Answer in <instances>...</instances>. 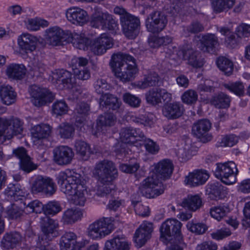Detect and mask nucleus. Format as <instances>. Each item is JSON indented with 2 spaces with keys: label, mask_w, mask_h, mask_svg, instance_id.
Returning <instances> with one entry per match:
<instances>
[{
  "label": "nucleus",
  "mask_w": 250,
  "mask_h": 250,
  "mask_svg": "<svg viewBox=\"0 0 250 250\" xmlns=\"http://www.w3.org/2000/svg\"><path fill=\"white\" fill-rule=\"evenodd\" d=\"M173 169L172 163L169 160L164 159L155 164L149 176L141 183V194L147 198H154L163 194L164 187L162 180L169 178Z\"/></svg>",
  "instance_id": "obj_1"
},
{
  "label": "nucleus",
  "mask_w": 250,
  "mask_h": 250,
  "mask_svg": "<svg viewBox=\"0 0 250 250\" xmlns=\"http://www.w3.org/2000/svg\"><path fill=\"white\" fill-rule=\"evenodd\" d=\"M56 179L61 190L69 197L72 203L77 206H84L86 188L80 174L70 170L61 171Z\"/></svg>",
  "instance_id": "obj_2"
},
{
  "label": "nucleus",
  "mask_w": 250,
  "mask_h": 250,
  "mask_svg": "<svg viewBox=\"0 0 250 250\" xmlns=\"http://www.w3.org/2000/svg\"><path fill=\"white\" fill-rule=\"evenodd\" d=\"M101 185H99L96 194L100 197L112 196L116 192L112 182L118 176V169L111 161L103 160L97 162L93 170Z\"/></svg>",
  "instance_id": "obj_3"
},
{
  "label": "nucleus",
  "mask_w": 250,
  "mask_h": 250,
  "mask_svg": "<svg viewBox=\"0 0 250 250\" xmlns=\"http://www.w3.org/2000/svg\"><path fill=\"white\" fill-rule=\"evenodd\" d=\"M110 65L115 76L124 82L131 81L138 72L134 58L127 54L113 55Z\"/></svg>",
  "instance_id": "obj_4"
},
{
  "label": "nucleus",
  "mask_w": 250,
  "mask_h": 250,
  "mask_svg": "<svg viewBox=\"0 0 250 250\" xmlns=\"http://www.w3.org/2000/svg\"><path fill=\"white\" fill-rule=\"evenodd\" d=\"M114 13L120 15V21L123 34L129 39H135L140 30V19L127 12L122 7L116 6Z\"/></svg>",
  "instance_id": "obj_5"
},
{
  "label": "nucleus",
  "mask_w": 250,
  "mask_h": 250,
  "mask_svg": "<svg viewBox=\"0 0 250 250\" xmlns=\"http://www.w3.org/2000/svg\"><path fill=\"white\" fill-rule=\"evenodd\" d=\"M121 143L116 145L114 150L116 155L125 156L128 153V149L126 147L127 145H134L137 141L145 138L143 132L139 128L127 127L122 128L120 133Z\"/></svg>",
  "instance_id": "obj_6"
},
{
  "label": "nucleus",
  "mask_w": 250,
  "mask_h": 250,
  "mask_svg": "<svg viewBox=\"0 0 250 250\" xmlns=\"http://www.w3.org/2000/svg\"><path fill=\"white\" fill-rule=\"evenodd\" d=\"M113 222L111 217H102L96 220L88 226L87 229L88 236L95 240L103 239L114 230Z\"/></svg>",
  "instance_id": "obj_7"
},
{
  "label": "nucleus",
  "mask_w": 250,
  "mask_h": 250,
  "mask_svg": "<svg viewBox=\"0 0 250 250\" xmlns=\"http://www.w3.org/2000/svg\"><path fill=\"white\" fill-rule=\"evenodd\" d=\"M238 173V170L236 165L232 161L216 164L214 175L226 185L235 183Z\"/></svg>",
  "instance_id": "obj_8"
},
{
  "label": "nucleus",
  "mask_w": 250,
  "mask_h": 250,
  "mask_svg": "<svg viewBox=\"0 0 250 250\" xmlns=\"http://www.w3.org/2000/svg\"><path fill=\"white\" fill-rule=\"evenodd\" d=\"M182 224L176 219H167L162 223L160 229L161 240L167 244L170 238L174 236L178 237L179 243L181 244L182 237L181 229Z\"/></svg>",
  "instance_id": "obj_9"
},
{
  "label": "nucleus",
  "mask_w": 250,
  "mask_h": 250,
  "mask_svg": "<svg viewBox=\"0 0 250 250\" xmlns=\"http://www.w3.org/2000/svg\"><path fill=\"white\" fill-rule=\"evenodd\" d=\"M23 122L18 118H0V137L4 136L9 140L23 131Z\"/></svg>",
  "instance_id": "obj_10"
},
{
  "label": "nucleus",
  "mask_w": 250,
  "mask_h": 250,
  "mask_svg": "<svg viewBox=\"0 0 250 250\" xmlns=\"http://www.w3.org/2000/svg\"><path fill=\"white\" fill-rule=\"evenodd\" d=\"M168 20L167 16L162 11L156 10L150 13L146 20L147 30L152 33H159L167 26Z\"/></svg>",
  "instance_id": "obj_11"
},
{
  "label": "nucleus",
  "mask_w": 250,
  "mask_h": 250,
  "mask_svg": "<svg viewBox=\"0 0 250 250\" xmlns=\"http://www.w3.org/2000/svg\"><path fill=\"white\" fill-rule=\"evenodd\" d=\"M57 187L53 180L48 177L37 176L33 181L31 190L32 193H42L52 196L56 191Z\"/></svg>",
  "instance_id": "obj_12"
},
{
  "label": "nucleus",
  "mask_w": 250,
  "mask_h": 250,
  "mask_svg": "<svg viewBox=\"0 0 250 250\" xmlns=\"http://www.w3.org/2000/svg\"><path fill=\"white\" fill-rule=\"evenodd\" d=\"M32 97V102L36 106H41L47 103H50L54 99V95L45 88L40 87L36 85L31 86L30 90Z\"/></svg>",
  "instance_id": "obj_13"
},
{
  "label": "nucleus",
  "mask_w": 250,
  "mask_h": 250,
  "mask_svg": "<svg viewBox=\"0 0 250 250\" xmlns=\"http://www.w3.org/2000/svg\"><path fill=\"white\" fill-rule=\"evenodd\" d=\"M40 225L42 232L48 240L59 235V225L58 221L45 215L40 218Z\"/></svg>",
  "instance_id": "obj_14"
},
{
  "label": "nucleus",
  "mask_w": 250,
  "mask_h": 250,
  "mask_svg": "<svg viewBox=\"0 0 250 250\" xmlns=\"http://www.w3.org/2000/svg\"><path fill=\"white\" fill-rule=\"evenodd\" d=\"M211 126V124L207 119H202L195 122L192 127V133L196 137L201 139L203 142H208L211 139L208 131Z\"/></svg>",
  "instance_id": "obj_15"
},
{
  "label": "nucleus",
  "mask_w": 250,
  "mask_h": 250,
  "mask_svg": "<svg viewBox=\"0 0 250 250\" xmlns=\"http://www.w3.org/2000/svg\"><path fill=\"white\" fill-rule=\"evenodd\" d=\"M113 45V40L107 34L103 33L95 40L90 46L91 50L95 55H101Z\"/></svg>",
  "instance_id": "obj_16"
},
{
  "label": "nucleus",
  "mask_w": 250,
  "mask_h": 250,
  "mask_svg": "<svg viewBox=\"0 0 250 250\" xmlns=\"http://www.w3.org/2000/svg\"><path fill=\"white\" fill-rule=\"evenodd\" d=\"M152 231V223L144 221L141 224L134 237V242L139 247H142L150 238Z\"/></svg>",
  "instance_id": "obj_17"
},
{
  "label": "nucleus",
  "mask_w": 250,
  "mask_h": 250,
  "mask_svg": "<svg viewBox=\"0 0 250 250\" xmlns=\"http://www.w3.org/2000/svg\"><path fill=\"white\" fill-rule=\"evenodd\" d=\"M54 161L59 165L69 164L74 157L72 149L67 146H62L53 150Z\"/></svg>",
  "instance_id": "obj_18"
},
{
  "label": "nucleus",
  "mask_w": 250,
  "mask_h": 250,
  "mask_svg": "<svg viewBox=\"0 0 250 250\" xmlns=\"http://www.w3.org/2000/svg\"><path fill=\"white\" fill-rule=\"evenodd\" d=\"M209 177L206 170H195L185 177V183L190 187H197L204 184Z\"/></svg>",
  "instance_id": "obj_19"
},
{
  "label": "nucleus",
  "mask_w": 250,
  "mask_h": 250,
  "mask_svg": "<svg viewBox=\"0 0 250 250\" xmlns=\"http://www.w3.org/2000/svg\"><path fill=\"white\" fill-rule=\"evenodd\" d=\"M23 240L21 235L19 232H10L3 236L1 245L4 250H13L19 246Z\"/></svg>",
  "instance_id": "obj_20"
},
{
  "label": "nucleus",
  "mask_w": 250,
  "mask_h": 250,
  "mask_svg": "<svg viewBox=\"0 0 250 250\" xmlns=\"http://www.w3.org/2000/svg\"><path fill=\"white\" fill-rule=\"evenodd\" d=\"M53 77L61 82L62 85L61 87L62 88L71 89L75 85V78L73 76V74L67 70L63 69L56 70Z\"/></svg>",
  "instance_id": "obj_21"
},
{
  "label": "nucleus",
  "mask_w": 250,
  "mask_h": 250,
  "mask_svg": "<svg viewBox=\"0 0 250 250\" xmlns=\"http://www.w3.org/2000/svg\"><path fill=\"white\" fill-rule=\"evenodd\" d=\"M183 56L185 59L188 60V64L194 68H200L205 63L204 59L200 53L192 48L184 49Z\"/></svg>",
  "instance_id": "obj_22"
},
{
  "label": "nucleus",
  "mask_w": 250,
  "mask_h": 250,
  "mask_svg": "<svg viewBox=\"0 0 250 250\" xmlns=\"http://www.w3.org/2000/svg\"><path fill=\"white\" fill-rule=\"evenodd\" d=\"M87 12L79 7L68 9L66 12L67 20L73 24L83 25L86 21Z\"/></svg>",
  "instance_id": "obj_23"
},
{
  "label": "nucleus",
  "mask_w": 250,
  "mask_h": 250,
  "mask_svg": "<svg viewBox=\"0 0 250 250\" xmlns=\"http://www.w3.org/2000/svg\"><path fill=\"white\" fill-rule=\"evenodd\" d=\"M184 108L180 103L174 102L165 105L163 114L168 119H177L183 114Z\"/></svg>",
  "instance_id": "obj_24"
},
{
  "label": "nucleus",
  "mask_w": 250,
  "mask_h": 250,
  "mask_svg": "<svg viewBox=\"0 0 250 250\" xmlns=\"http://www.w3.org/2000/svg\"><path fill=\"white\" fill-rule=\"evenodd\" d=\"M52 132V127L48 124H41L35 125L32 129V134L34 143L43 139L48 138Z\"/></svg>",
  "instance_id": "obj_25"
},
{
  "label": "nucleus",
  "mask_w": 250,
  "mask_h": 250,
  "mask_svg": "<svg viewBox=\"0 0 250 250\" xmlns=\"http://www.w3.org/2000/svg\"><path fill=\"white\" fill-rule=\"evenodd\" d=\"M65 33L60 27L55 26L49 28L45 31V39L52 45L60 44L64 38Z\"/></svg>",
  "instance_id": "obj_26"
},
{
  "label": "nucleus",
  "mask_w": 250,
  "mask_h": 250,
  "mask_svg": "<svg viewBox=\"0 0 250 250\" xmlns=\"http://www.w3.org/2000/svg\"><path fill=\"white\" fill-rule=\"evenodd\" d=\"M36 37L28 34H22L18 38V44L21 49L26 53L31 52L36 48Z\"/></svg>",
  "instance_id": "obj_27"
},
{
  "label": "nucleus",
  "mask_w": 250,
  "mask_h": 250,
  "mask_svg": "<svg viewBox=\"0 0 250 250\" xmlns=\"http://www.w3.org/2000/svg\"><path fill=\"white\" fill-rule=\"evenodd\" d=\"M218 43L217 37L214 34L208 33L202 36L199 48L203 52L209 53L213 51Z\"/></svg>",
  "instance_id": "obj_28"
},
{
  "label": "nucleus",
  "mask_w": 250,
  "mask_h": 250,
  "mask_svg": "<svg viewBox=\"0 0 250 250\" xmlns=\"http://www.w3.org/2000/svg\"><path fill=\"white\" fill-rule=\"evenodd\" d=\"M68 36L67 42H71L73 46L79 49L85 50L87 49L89 43V40L83 35L75 32L71 33L67 31L66 33Z\"/></svg>",
  "instance_id": "obj_29"
},
{
  "label": "nucleus",
  "mask_w": 250,
  "mask_h": 250,
  "mask_svg": "<svg viewBox=\"0 0 250 250\" xmlns=\"http://www.w3.org/2000/svg\"><path fill=\"white\" fill-rule=\"evenodd\" d=\"M105 250H129L128 243L124 239L118 236H114L112 239L105 243Z\"/></svg>",
  "instance_id": "obj_30"
},
{
  "label": "nucleus",
  "mask_w": 250,
  "mask_h": 250,
  "mask_svg": "<svg viewBox=\"0 0 250 250\" xmlns=\"http://www.w3.org/2000/svg\"><path fill=\"white\" fill-rule=\"evenodd\" d=\"M26 69L22 64L12 63L10 64L6 69V74L9 78L21 80L25 75Z\"/></svg>",
  "instance_id": "obj_31"
},
{
  "label": "nucleus",
  "mask_w": 250,
  "mask_h": 250,
  "mask_svg": "<svg viewBox=\"0 0 250 250\" xmlns=\"http://www.w3.org/2000/svg\"><path fill=\"white\" fill-rule=\"evenodd\" d=\"M182 206L192 211L199 209L202 206V200L198 194L188 195L182 203Z\"/></svg>",
  "instance_id": "obj_32"
},
{
  "label": "nucleus",
  "mask_w": 250,
  "mask_h": 250,
  "mask_svg": "<svg viewBox=\"0 0 250 250\" xmlns=\"http://www.w3.org/2000/svg\"><path fill=\"white\" fill-rule=\"evenodd\" d=\"M77 236L72 232H66L63 234L60 240L61 250H74L76 240Z\"/></svg>",
  "instance_id": "obj_33"
},
{
  "label": "nucleus",
  "mask_w": 250,
  "mask_h": 250,
  "mask_svg": "<svg viewBox=\"0 0 250 250\" xmlns=\"http://www.w3.org/2000/svg\"><path fill=\"white\" fill-rule=\"evenodd\" d=\"M0 96L3 103L9 105L15 102L17 93L11 86L3 85L0 88Z\"/></svg>",
  "instance_id": "obj_34"
},
{
  "label": "nucleus",
  "mask_w": 250,
  "mask_h": 250,
  "mask_svg": "<svg viewBox=\"0 0 250 250\" xmlns=\"http://www.w3.org/2000/svg\"><path fill=\"white\" fill-rule=\"evenodd\" d=\"M100 106H105L115 110L119 109L121 105V102L114 95L105 94L102 95L100 99Z\"/></svg>",
  "instance_id": "obj_35"
},
{
  "label": "nucleus",
  "mask_w": 250,
  "mask_h": 250,
  "mask_svg": "<svg viewBox=\"0 0 250 250\" xmlns=\"http://www.w3.org/2000/svg\"><path fill=\"white\" fill-rule=\"evenodd\" d=\"M224 187L218 182L209 183L207 186V191L209 197L213 200L223 198L225 194Z\"/></svg>",
  "instance_id": "obj_36"
},
{
  "label": "nucleus",
  "mask_w": 250,
  "mask_h": 250,
  "mask_svg": "<svg viewBox=\"0 0 250 250\" xmlns=\"http://www.w3.org/2000/svg\"><path fill=\"white\" fill-rule=\"evenodd\" d=\"M172 41L171 37L168 35L159 36L151 35L148 38V43L151 48H158L162 46H166Z\"/></svg>",
  "instance_id": "obj_37"
},
{
  "label": "nucleus",
  "mask_w": 250,
  "mask_h": 250,
  "mask_svg": "<svg viewBox=\"0 0 250 250\" xmlns=\"http://www.w3.org/2000/svg\"><path fill=\"white\" fill-rule=\"evenodd\" d=\"M210 102L217 108H227L230 106V98L226 94L220 92L213 97Z\"/></svg>",
  "instance_id": "obj_38"
},
{
  "label": "nucleus",
  "mask_w": 250,
  "mask_h": 250,
  "mask_svg": "<svg viewBox=\"0 0 250 250\" xmlns=\"http://www.w3.org/2000/svg\"><path fill=\"white\" fill-rule=\"evenodd\" d=\"M82 216V213L80 210L69 208L63 212L62 221L64 224H73L80 220Z\"/></svg>",
  "instance_id": "obj_39"
},
{
  "label": "nucleus",
  "mask_w": 250,
  "mask_h": 250,
  "mask_svg": "<svg viewBox=\"0 0 250 250\" xmlns=\"http://www.w3.org/2000/svg\"><path fill=\"white\" fill-rule=\"evenodd\" d=\"M57 130L61 138L69 139L73 137L75 129L73 125L68 123H63L58 126Z\"/></svg>",
  "instance_id": "obj_40"
},
{
  "label": "nucleus",
  "mask_w": 250,
  "mask_h": 250,
  "mask_svg": "<svg viewBox=\"0 0 250 250\" xmlns=\"http://www.w3.org/2000/svg\"><path fill=\"white\" fill-rule=\"evenodd\" d=\"M229 212L228 206L224 204L211 207L209 209L210 216L217 221L222 220Z\"/></svg>",
  "instance_id": "obj_41"
},
{
  "label": "nucleus",
  "mask_w": 250,
  "mask_h": 250,
  "mask_svg": "<svg viewBox=\"0 0 250 250\" xmlns=\"http://www.w3.org/2000/svg\"><path fill=\"white\" fill-rule=\"evenodd\" d=\"M6 213L9 219L16 220H21L26 214L25 208L23 209L15 204H13L8 208Z\"/></svg>",
  "instance_id": "obj_42"
},
{
  "label": "nucleus",
  "mask_w": 250,
  "mask_h": 250,
  "mask_svg": "<svg viewBox=\"0 0 250 250\" xmlns=\"http://www.w3.org/2000/svg\"><path fill=\"white\" fill-rule=\"evenodd\" d=\"M216 64L220 70L224 72L225 74L229 76L233 70L232 62L225 57H219L216 60Z\"/></svg>",
  "instance_id": "obj_43"
},
{
  "label": "nucleus",
  "mask_w": 250,
  "mask_h": 250,
  "mask_svg": "<svg viewBox=\"0 0 250 250\" xmlns=\"http://www.w3.org/2000/svg\"><path fill=\"white\" fill-rule=\"evenodd\" d=\"M159 81V77L157 73H150L144 81L138 82L136 85L141 89H145L149 86H155Z\"/></svg>",
  "instance_id": "obj_44"
},
{
  "label": "nucleus",
  "mask_w": 250,
  "mask_h": 250,
  "mask_svg": "<svg viewBox=\"0 0 250 250\" xmlns=\"http://www.w3.org/2000/svg\"><path fill=\"white\" fill-rule=\"evenodd\" d=\"M26 214L31 213H41L43 210V204L38 200H34L29 202L23 203Z\"/></svg>",
  "instance_id": "obj_45"
},
{
  "label": "nucleus",
  "mask_w": 250,
  "mask_h": 250,
  "mask_svg": "<svg viewBox=\"0 0 250 250\" xmlns=\"http://www.w3.org/2000/svg\"><path fill=\"white\" fill-rule=\"evenodd\" d=\"M235 3V0H212V6L214 11L220 13L226 9L231 8Z\"/></svg>",
  "instance_id": "obj_46"
},
{
  "label": "nucleus",
  "mask_w": 250,
  "mask_h": 250,
  "mask_svg": "<svg viewBox=\"0 0 250 250\" xmlns=\"http://www.w3.org/2000/svg\"><path fill=\"white\" fill-rule=\"evenodd\" d=\"M223 86L226 89L237 96H241L244 94V86L241 82H229L224 83Z\"/></svg>",
  "instance_id": "obj_47"
},
{
  "label": "nucleus",
  "mask_w": 250,
  "mask_h": 250,
  "mask_svg": "<svg viewBox=\"0 0 250 250\" xmlns=\"http://www.w3.org/2000/svg\"><path fill=\"white\" fill-rule=\"evenodd\" d=\"M159 88H153L150 89L146 94L147 102L152 105H156L161 103Z\"/></svg>",
  "instance_id": "obj_48"
},
{
  "label": "nucleus",
  "mask_w": 250,
  "mask_h": 250,
  "mask_svg": "<svg viewBox=\"0 0 250 250\" xmlns=\"http://www.w3.org/2000/svg\"><path fill=\"white\" fill-rule=\"evenodd\" d=\"M49 25V22L43 19L35 18L28 20L27 28L30 31H37L40 27H45Z\"/></svg>",
  "instance_id": "obj_49"
},
{
  "label": "nucleus",
  "mask_w": 250,
  "mask_h": 250,
  "mask_svg": "<svg viewBox=\"0 0 250 250\" xmlns=\"http://www.w3.org/2000/svg\"><path fill=\"white\" fill-rule=\"evenodd\" d=\"M52 112L58 116H62L67 113L68 106L63 100H59L55 102L52 106Z\"/></svg>",
  "instance_id": "obj_50"
},
{
  "label": "nucleus",
  "mask_w": 250,
  "mask_h": 250,
  "mask_svg": "<svg viewBox=\"0 0 250 250\" xmlns=\"http://www.w3.org/2000/svg\"><path fill=\"white\" fill-rule=\"evenodd\" d=\"M188 230L196 234L200 235L204 233L207 230V226L204 223L191 221L187 224Z\"/></svg>",
  "instance_id": "obj_51"
},
{
  "label": "nucleus",
  "mask_w": 250,
  "mask_h": 250,
  "mask_svg": "<svg viewBox=\"0 0 250 250\" xmlns=\"http://www.w3.org/2000/svg\"><path fill=\"white\" fill-rule=\"evenodd\" d=\"M107 13V12H95L93 14L90 21L91 26L95 28H99L101 26L103 29Z\"/></svg>",
  "instance_id": "obj_52"
},
{
  "label": "nucleus",
  "mask_w": 250,
  "mask_h": 250,
  "mask_svg": "<svg viewBox=\"0 0 250 250\" xmlns=\"http://www.w3.org/2000/svg\"><path fill=\"white\" fill-rule=\"evenodd\" d=\"M61 209L60 203L57 201H50L46 204L43 205V212L45 215H56L61 211Z\"/></svg>",
  "instance_id": "obj_53"
},
{
  "label": "nucleus",
  "mask_w": 250,
  "mask_h": 250,
  "mask_svg": "<svg viewBox=\"0 0 250 250\" xmlns=\"http://www.w3.org/2000/svg\"><path fill=\"white\" fill-rule=\"evenodd\" d=\"M198 97L196 91L193 89H188L182 94L181 99L184 103L191 105L194 104L197 102Z\"/></svg>",
  "instance_id": "obj_54"
},
{
  "label": "nucleus",
  "mask_w": 250,
  "mask_h": 250,
  "mask_svg": "<svg viewBox=\"0 0 250 250\" xmlns=\"http://www.w3.org/2000/svg\"><path fill=\"white\" fill-rule=\"evenodd\" d=\"M75 146L77 153L83 158L88 157L91 153L89 146L84 141H76Z\"/></svg>",
  "instance_id": "obj_55"
},
{
  "label": "nucleus",
  "mask_w": 250,
  "mask_h": 250,
  "mask_svg": "<svg viewBox=\"0 0 250 250\" xmlns=\"http://www.w3.org/2000/svg\"><path fill=\"white\" fill-rule=\"evenodd\" d=\"M116 118L112 113H104L99 116L98 124L102 126H111L116 123Z\"/></svg>",
  "instance_id": "obj_56"
},
{
  "label": "nucleus",
  "mask_w": 250,
  "mask_h": 250,
  "mask_svg": "<svg viewBox=\"0 0 250 250\" xmlns=\"http://www.w3.org/2000/svg\"><path fill=\"white\" fill-rule=\"evenodd\" d=\"M19 164L21 169L26 173H29L37 167V166L32 161L29 156L20 161Z\"/></svg>",
  "instance_id": "obj_57"
},
{
  "label": "nucleus",
  "mask_w": 250,
  "mask_h": 250,
  "mask_svg": "<svg viewBox=\"0 0 250 250\" xmlns=\"http://www.w3.org/2000/svg\"><path fill=\"white\" fill-rule=\"evenodd\" d=\"M89 111V106L86 103L82 102L78 104L75 109V112L79 114L82 119L78 120L77 118L76 122H80L81 124H82L84 120L83 117L88 114Z\"/></svg>",
  "instance_id": "obj_58"
},
{
  "label": "nucleus",
  "mask_w": 250,
  "mask_h": 250,
  "mask_svg": "<svg viewBox=\"0 0 250 250\" xmlns=\"http://www.w3.org/2000/svg\"><path fill=\"white\" fill-rule=\"evenodd\" d=\"M106 19L104 24L103 29H107L112 33H115L119 29L117 21L113 18V16L108 13L105 17Z\"/></svg>",
  "instance_id": "obj_59"
},
{
  "label": "nucleus",
  "mask_w": 250,
  "mask_h": 250,
  "mask_svg": "<svg viewBox=\"0 0 250 250\" xmlns=\"http://www.w3.org/2000/svg\"><path fill=\"white\" fill-rule=\"evenodd\" d=\"M123 99L125 103L134 108L140 106L141 102L139 98L129 93H125L123 95Z\"/></svg>",
  "instance_id": "obj_60"
},
{
  "label": "nucleus",
  "mask_w": 250,
  "mask_h": 250,
  "mask_svg": "<svg viewBox=\"0 0 250 250\" xmlns=\"http://www.w3.org/2000/svg\"><path fill=\"white\" fill-rule=\"evenodd\" d=\"M238 141V137L233 134L226 136L221 139L220 142H217V146L218 147H231L236 144Z\"/></svg>",
  "instance_id": "obj_61"
},
{
  "label": "nucleus",
  "mask_w": 250,
  "mask_h": 250,
  "mask_svg": "<svg viewBox=\"0 0 250 250\" xmlns=\"http://www.w3.org/2000/svg\"><path fill=\"white\" fill-rule=\"evenodd\" d=\"M95 91L99 94L103 93L109 89V85L106 80L103 78L97 79L94 84Z\"/></svg>",
  "instance_id": "obj_62"
},
{
  "label": "nucleus",
  "mask_w": 250,
  "mask_h": 250,
  "mask_svg": "<svg viewBox=\"0 0 250 250\" xmlns=\"http://www.w3.org/2000/svg\"><path fill=\"white\" fill-rule=\"evenodd\" d=\"M144 145L147 152L151 154H155L157 153L159 150V145L153 140L149 138H144Z\"/></svg>",
  "instance_id": "obj_63"
},
{
  "label": "nucleus",
  "mask_w": 250,
  "mask_h": 250,
  "mask_svg": "<svg viewBox=\"0 0 250 250\" xmlns=\"http://www.w3.org/2000/svg\"><path fill=\"white\" fill-rule=\"evenodd\" d=\"M132 204L137 214L142 216H146L149 215V210L147 206L143 205L138 201H133Z\"/></svg>",
  "instance_id": "obj_64"
}]
</instances>
